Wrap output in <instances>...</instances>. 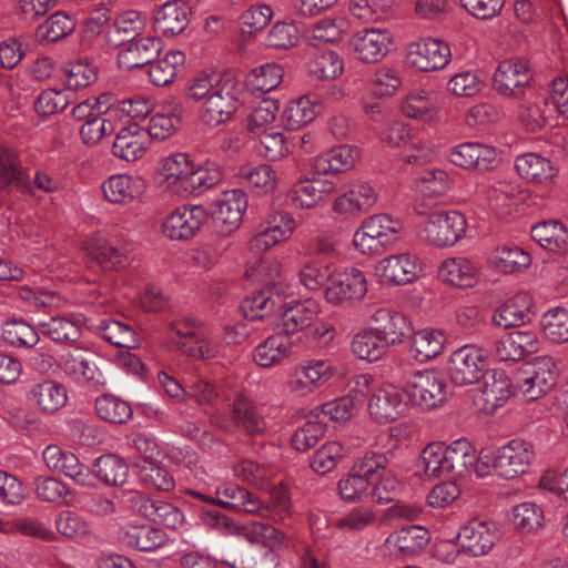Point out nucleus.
<instances>
[{
	"label": "nucleus",
	"instance_id": "1",
	"mask_svg": "<svg viewBox=\"0 0 568 568\" xmlns=\"http://www.w3.org/2000/svg\"><path fill=\"white\" fill-rule=\"evenodd\" d=\"M240 82L231 75L200 74L189 81L186 95L201 102L200 116L210 126L232 119L240 108Z\"/></svg>",
	"mask_w": 568,
	"mask_h": 568
},
{
	"label": "nucleus",
	"instance_id": "2",
	"mask_svg": "<svg viewBox=\"0 0 568 568\" xmlns=\"http://www.w3.org/2000/svg\"><path fill=\"white\" fill-rule=\"evenodd\" d=\"M403 231L402 220L387 213H376L361 221L352 244L364 256H381L399 242Z\"/></svg>",
	"mask_w": 568,
	"mask_h": 568
},
{
	"label": "nucleus",
	"instance_id": "3",
	"mask_svg": "<svg viewBox=\"0 0 568 568\" xmlns=\"http://www.w3.org/2000/svg\"><path fill=\"white\" fill-rule=\"evenodd\" d=\"M498 539L497 528L494 524L471 520L460 527L455 541L440 545L438 557L445 562H454L458 552L470 557L487 555Z\"/></svg>",
	"mask_w": 568,
	"mask_h": 568
},
{
	"label": "nucleus",
	"instance_id": "4",
	"mask_svg": "<svg viewBox=\"0 0 568 568\" xmlns=\"http://www.w3.org/2000/svg\"><path fill=\"white\" fill-rule=\"evenodd\" d=\"M466 449L468 446L465 444V438L454 440L449 445L430 443L418 458V475L426 478L463 476Z\"/></svg>",
	"mask_w": 568,
	"mask_h": 568
},
{
	"label": "nucleus",
	"instance_id": "5",
	"mask_svg": "<svg viewBox=\"0 0 568 568\" xmlns=\"http://www.w3.org/2000/svg\"><path fill=\"white\" fill-rule=\"evenodd\" d=\"M465 216L457 211L434 212L422 221L416 229V236L435 247L455 245L466 233Z\"/></svg>",
	"mask_w": 568,
	"mask_h": 568
},
{
	"label": "nucleus",
	"instance_id": "6",
	"mask_svg": "<svg viewBox=\"0 0 568 568\" xmlns=\"http://www.w3.org/2000/svg\"><path fill=\"white\" fill-rule=\"evenodd\" d=\"M387 457L374 452L366 453L358 458L352 467L351 473L338 481V493L345 501L362 500L368 493L378 470L387 466Z\"/></svg>",
	"mask_w": 568,
	"mask_h": 568
},
{
	"label": "nucleus",
	"instance_id": "7",
	"mask_svg": "<svg viewBox=\"0 0 568 568\" xmlns=\"http://www.w3.org/2000/svg\"><path fill=\"white\" fill-rule=\"evenodd\" d=\"M422 273L419 257L412 252L390 254L378 260L373 268L376 281L384 286H402L414 282Z\"/></svg>",
	"mask_w": 568,
	"mask_h": 568
},
{
	"label": "nucleus",
	"instance_id": "8",
	"mask_svg": "<svg viewBox=\"0 0 568 568\" xmlns=\"http://www.w3.org/2000/svg\"><path fill=\"white\" fill-rule=\"evenodd\" d=\"M368 292L365 273L357 267H345L329 274L325 287V300L334 306L352 301H362Z\"/></svg>",
	"mask_w": 568,
	"mask_h": 568
},
{
	"label": "nucleus",
	"instance_id": "9",
	"mask_svg": "<svg viewBox=\"0 0 568 568\" xmlns=\"http://www.w3.org/2000/svg\"><path fill=\"white\" fill-rule=\"evenodd\" d=\"M296 227L297 223L291 213L271 212L257 224L255 234L250 241V247L255 252H265L276 244L287 241Z\"/></svg>",
	"mask_w": 568,
	"mask_h": 568
},
{
	"label": "nucleus",
	"instance_id": "10",
	"mask_svg": "<svg viewBox=\"0 0 568 568\" xmlns=\"http://www.w3.org/2000/svg\"><path fill=\"white\" fill-rule=\"evenodd\" d=\"M534 73L524 58H509L500 61L494 72V89L505 98H517L530 85Z\"/></svg>",
	"mask_w": 568,
	"mask_h": 568
},
{
	"label": "nucleus",
	"instance_id": "11",
	"mask_svg": "<svg viewBox=\"0 0 568 568\" xmlns=\"http://www.w3.org/2000/svg\"><path fill=\"white\" fill-rule=\"evenodd\" d=\"M486 365L487 356L483 348L465 345L450 355L447 373L456 386H466L479 381Z\"/></svg>",
	"mask_w": 568,
	"mask_h": 568
},
{
	"label": "nucleus",
	"instance_id": "12",
	"mask_svg": "<svg viewBox=\"0 0 568 568\" xmlns=\"http://www.w3.org/2000/svg\"><path fill=\"white\" fill-rule=\"evenodd\" d=\"M405 396L413 405L422 409H432L447 398V386L440 375L434 371L416 373L408 382Z\"/></svg>",
	"mask_w": 568,
	"mask_h": 568
},
{
	"label": "nucleus",
	"instance_id": "13",
	"mask_svg": "<svg viewBox=\"0 0 568 568\" xmlns=\"http://www.w3.org/2000/svg\"><path fill=\"white\" fill-rule=\"evenodd\" d=\"M247 207V199L243 191L233 189L223 192L213 203L212 216L215 231L223 236L236 231Z\"/></svg>",
	"mask_w": 568,
	"mask_h": 568
},
{
	"label": "nucleus",
	"instance_id": "14",
	"mask_svg": "<svg viewBox=\"0 0 568 568\" xmlns=\"http://www.w3.org/2000/svg\"><path fill=\"white\" fill-rule=\"evenodd\" d=\"M559 369L550 356H538L530 363L526 376L517 382V388L527 400H535L548 393L557 382Z\"/></svg>",
	"mask_w": 568,
	"mask_h": 568
},
{
	"label": "nucleus",
	"instance_id": "15",
	"mask_svg": "<svg viewBox=\"0 0 568 568\" xmlns=\"http://www.w3.org/2000/svg\"><path fill=\"white\" fill-rule=\"evenodd\" d=\"M378 193L366 181H354L347 190L339 194L332 204L334 213L345 217H358L377 204Z\"/></svg>",
	"mask_w": 568,
	"mask_h": 568
},
{
	"label": "nucleus",
	"instance_id": "16",
	"mask_svg": "<svg viewBox=\"0 0 568 568\" xmlns=\"http://www.w3.org/2000/svg\"><path fill=\"white\" fill-rule=\"evenodd\" d=\"M452 57L449 45L437 39H423L406 48L407 63L423 72L444 69Z\"/></svg>",
	"mask_w": 568,
	"mask_h": 568
},
{
	"label": "nucleus",
	"instance_id": "17",
	"mask_svg": "<svg viewBox=\"0 0 568 568\" xmlns=\"http://www.w3.org/2000/svg\"><path fill=\"white\" fill-rule=\"evenodd\" d=\"M540 341L532 331H513L497 338L491 347L490 355L497 362H519L527 355L537 353Z\"/></svg>",
	"mask_w": 568,
	"mask_h": 568
},
{
	"label": "nucleus",
	"instance_id": "18",
	"mask_svg": "<svg viewBox=\"0 0 568 568\" xmlns=\"http://www.w3.org/2000/svg\"><path fill=\"white\" fill-rule=\"evenodd\" d=\"M430 532L423 526L413 525L390 532L382 545L385 556L410 558L419 555L429 544Z\"/></svg>",
	"mask_w": 568,
	"mask_h": 568
},
{
	"label": "nucleus",
	"instance_id": "19",
	"mask_svg": "<svg viewBox=\"0 0 568 568\" xmlns=\"http://www.w3.org/2000/svg\"><path fill=\"white\" fill-rule=\"evenodd\" d=\"M61 374L78 385L102 387L106 378L91 358L79 352H64L55 361Z\"/></svg>",
	"mask_w": 568,
	"mask_h": 568
},
{
	"label": "nucleus",
	"instance_id": "20",
	"mask_svg": "<svg viewBox=\"0 0 568 568\" xmlns=\"http://www.w3.org/2000/svg\"><path fill=\"white\" fill-rule=\"evenodd\" d=\"M368 320L374 324L369 328L388 348L403 344L410 334L407 318L393 308L378 307L371 313Z\"/></svg>",
	"mask_w": 568,
	"mask_h": 568
},
{
	"label": "nucleus",
	"instance_id": "21",
	"mask_svg": "<svg viewBox=\"0 0 568 568\" xmlns=\"http://www.w3.org/2000/svg\"><path fill=\"white\" fill-rule=\"evenodd\" d=\"M207 220V213L201 205H183L172 211L164 220L162 230L171 240L193 237Z\"/></svg>",
	"mask_w": 568,
	"mask_h": 568
},
{
	"label": "nucleus",
	"instance_id": "22",
	"mask_svg": "<svg viewBox=\"0 0 568 568\" xmlns=\"http://www.w3.org/2000/svg\"><path fill=\"white\" fill-rule=\"evenodd\" d=\"M193 162L186 153H172L162 159L159 168L162 187L172 194L186 196Z\"/></svg>",
	"mask_w": 568,
	"mask_h": 568
},
{
	"label": "nucleus",
	"instance_id": "23",
	"mask_svg": "<svg viewBox=\"0 0 568 568\" xmlns=\"http://www.w3.org/2000/svg\"><path fill=\"white\" fill-rule=\"evenodd\" d=\"M231 414V419H224L221 414H216L212 422L225 430L236 426L248 434H261L267 428V422L260 408L242 395L235 399Z\"/></svg>",
	"mask_w": 568,
	"mask_h": 568
},
{
	"label": "nucleus",
	"instance_id": "24",
	"mask_svg": "<svg viewBox=\"0 0 568 568\" xmlns=\"http://www.w3.org/2000/svg\"><path fill=\"white\" fill-rule=\"evenodd\" d=\"M481 377L483 383L475 389V405L479 410L491 414L510 397V381L503 371H489Z\"/></svg>",
	"mask_w": 568,
	"mask_h": 568
},
{
	"label": "nucleus",
	"instance_id": "25",
	"mask_svg": "<svg viewBox=\"0 0 568 568\" xmlns=\"http://www.w3.org/2000/svg\"><path fill=\"white\" fill-rule=\"evenodd\" d=\"M535 458L531 444L513 439L497 447L498 476L513 479L524 474Z\"/></svg>",
	"mask_w": 568,
	"mask_h": 568
},
{
	"label": "nucleus",
	"instance_id": "26",
	"mask_svg": "<svg viewBox=\"0 0 568 568\" xmlns=\"http://www.w3.org/2000/svg\"><path fill=\"white\" fill-rule=\"evenodd\" d=\"M161 49L162 42L156 37H132L126 42H123L118 61L120 67L125 70L144 69L159 55Z\"/></svg>",
	"mask_w": 568,
	"mask_h": 568
},
{
	"label": "nucleus",
	"instance_id": "27",
	"mask_svg": "<svg viewBox=\"0 0 568 568\" xmlns=\"http://www.w3.org/2000/svg\"><path fill=\"white\" fill-rule=\"evenodd\" d=\"M132 506L143 517L170 529H178L184 523L183 511L170 501L136 494L132 497Z\"/></svg>",
	"mask_w": 568,
	"mask_h": 568
},
{
	"label": "nucleus",
	"instance_id": "28",
	"mask_svg": "<svg viewBox=\"0 0 568 568\" xmlns=\"http://www.w3.org/2000/svg\"><path fill=\"white\" fill-rule=\"evenodd\" d=\"M402 113L423 124L440 121L442 102L437 94L416 89L409 92L400 104Z\"/></svg>",
	"mask_w": 568,
	"mask_h": 568
},
{
	"label": "nucleus",
	"instance_id": "29",
	"mask_svg": "<svg viewBox=\"0 0 568 568\" xmlns=\"http://www.w3.org/2000/svg\"><path fill=\"white\" fill-rule=\"evenodd\" d=\"M84 248L87 254L104 270H113L128 262V250L118 245L102 231L90 236L84 243Z\"/></svg>",
	"mask_w": 568,
	"mask_h": 568
},
{
	"label": "nucleus",
	"instance_id": "30",
	"mask_svg": "<svg viewBox=\"0 0 568 568\" xmlns=\"http://www.w3.org/2000/svg\"><path fill=\"white\" fill-rule=\"evenodd\" d=\"M389 43V32L376 28L357 31L351 39L356 57L365 63L381 61L387 54Z\"/></svg>",
	"mask_w": 568,
	"mask_h": 568
},
{
	"label": "nucleus",
	"instance_id": "31",
	"mask_svg": "<svg viewBox=\"0 0 568 568\" xmlns=\"http://www.w3.org/2000/svg\"><path fill=\"white\" fill-rule=\"evenodd\" d=\"M405 392L387 386L378 388L368 404L371 417L379 424H386L399 418L407 406L404 399Z\"/></svg>",
	"mask_w": 568,
	"mask_h": 568
},
{
	"label": "nucleus",
	"instance_id": "32",
	"mask_svg": "<svg viewBox=\"0 0 568 568\" xmlns=\"http://www.w3.org/2000/svg\"><path fill=\"white\" fill-rule=\"evenodd\" d=\"M449 161L463 169L476 168L481 171L491 169L498 162L495 148L477 142H465L456 145L449 153Z\"/></svg>",
	"mask_w": 568,
	"mask_h": 568
},
{
	"label": "nucleus",
	"instance_id": "33",
	"mask_svg": "<svg viewBox=\"0 0 568 568\" xmlns=\"http://www.w3.org/2000/svg\"><path fill=\"white\" fill-rule=\"evenodd\" d=\"M217 499L205 497L201 493L195 496L210 503L215 501L224 508L244 511L253 515H267L264 504L246 489L235 485H224L216 490Z\"/></svg>",
	"mask_w": 568,
	"mask_h": 568
},
{
	"label": "nucleus",
	"instance_id": "34",
	"mask_svg": "<svg viewBox=\"0 0 568 568\" xmlns=\"http://www.w3.org/2000/svg\"><path fill=\"white\" fill-rule=\"evenodd\" d=\"M118 539L139 551H154L168 542L166 534L150 525H126L119 529Z\"/></svg>",
	"mask_w": 568,
	"mask_h": 568
},
{
	"label": "nucleus",
	"instance_id": "35",
	"mask_svg": "<svg viewBox=\"0 0 568 568\" xmlns=\"http://www.w3.org/2000/svg\"><path fill=\"white\" fill-rule=\"evenodd\" d=\"M321 305L315 300H305L280 307L281 325L285 335L307 329L321 313Z\"/></svg>",
	"mask_w": 568,
	"mask_h": 568
},
{
	"label": "nucleus",
	"instance_id": "36",
	"mask_svg": "<svg viewBox=\"0 0 568 568\" xmlns=\"http://www.w3.org/2000/svg\"><path fill=\"white\" fill-rule=\"evenodd\" d=\"M532 302L527 293H519L500 305L493 316V323L500 328L520 326L531 321Z\"/></svg>",
	"mask_w": 568,
	"mask_h": 568
},
{
	"label": "nucleus",
	"instance_id": "37",
	"mask_svg": "<svg viewBox=\"0 0 568 568\" xmlns=\"http://www.w3.org/2000/svg\"><path fill=\"white\" fill-rule=\"evenodd\" d=\"M438 277L452 286L471 287L479 278V268L467 257H449L440 263Z\"/></svg>",
	"mask_w": 568,
	"mask_h": 568
},
{
	"label": "nucleus",
	"instance_id": "38",
	"mask_svg": "<svg viewBox=\"0 0 568 568\" xmlns=\"http://www.w3.org/2000/svg\"><path fill=\"white\" fill-rule=\"evenodd\" d=\"M333 192H335V185L327 180H304L292 186L287 193V200L296 209H313Z\"/></svg>",
	"mask_w": 568,
	"mask_h": 568
},
{
	"label": "nucleus",
	"instance_id": "39",
	"mask_svg": "<svg viewBox=\"0 0 568 568\" xmlns=\"http://www.w3.org/2000/svg\"><path fill=\"white\" fill-rule=\"evenodd\" d=\"M148 143L149 138L145 130L133 123L118 132L112 152L122 160L133 162L143 156Z\"/></svg>",
	"mask_w": 568,
	"mask_h": 568
},
{
	"label": "nucleus",
	"instance_id": "40",
	"mask_svg": "<svg viewBox=\"0 0 568 568\" xmlns=\"http://www.w3.org/2000/svg\"><path fill=\"white\" fill-rule=\"evenodd\" d=\"M145 182L129 174L111 175L102 184L104 197L115 204H128L143 194Z\"/></svg>",
	"mask_w": 568,
	"mask_h": 568
},
{
	"label": "nucleus",
	"instance_id": "41",
	"mask_svg": "<svg viewBox=\"0 0 568 568\" xmlns=\"http://www.w3.org/2000/svg\"><path fill=\"white\" fill-rule=\"evenodd\" d=\"M518 174L535 184H547L557 175L558 170L550 160L537 153H526L516 158Z\"/></svg>",
	"mask_w": 568,
	"mask_h": 568
},
{
	"label": "nucleus",
	"instance_id": "42",
	"mask_svg": "<svg viewBox=\"0 0 568 568\" xmlns=\"http://www.w3.org/2000/svg\"><path fill=\"white\" fill-rule=\"evenodd\" d=\"M282 262L275 257H265L257 261L246 270L248 278L262 282L270 286V291L281 295L291 294V286L283 283Z\"/></svg>",
	"mask_w": 568,
	"mask_h": 568
},
{
	"label": "nucleus",
	"instance_id": "43",
	"mask_svg": "<svg viewBox=\"0 0 568 568\" xmlns=\"http://www.w3.org/2000/svg\"><path fill=\"white\" fill-rule=\"evenodd\" d=\"M291 338L283 333H276L261 342L253 352V359L264 368L278 365L290 356Z\"/></svg>",
	"mask_w": 568,
	"mask_h": 568
},
{
	"label": "nucleus",
	"instance_id": "44",
	"mask_svg": "<svg viewBox=\"0 0 568 568\" xmlns=\"http://www.w3.org/2000/svg\"><path fill=\"white\" fill-rule=\"evenodd\" d=\"M318 112V100L312 95H303L286 104L282 112V121L286 129L298 130L313 122Z\"/></svg>",
	"mask_w": 568,
	"mask_h": 568
},
{
	"label": "nucleus",
	"instance_id": "45",
	"mask_svg": "<svg viewBox=\"0 0 568 568\" xmlns=\"http://www.w3.org/2000/svg\"><path fill=\"white\" fill-rule=\"evenodd\" d=\"M185 63V54L180 50H171L161 58L153 59L143 70L152 84L164 87L173 82L178 70Z\"/></svg>",
	"mask_w": 568,
	"mask_h": 568
},
{
	"label": "nucleus",
	"instance_id": "46",
	"mask_svg": "<svg viewBox=\"0 0 568 568\" xmlns=\"http://www.w3.org/2000/svg\"><path fill=\"white\" fill-rule=\"evenodd\" d=\"M39 335L55 343H75L81 337V327L77 321L64 316H50L36 322Z\"/></svg>",
	"mask_w": 568,
	"mask_h": 568
},
{
	"label": "nucleus",
	"instance_id": "47",
	"mask_svg": "<svg viewBox=\"0 0 568 568\" xmlns=\"http://www.w3.org/2000/svg\"><path fill=\"white\" fill-rule=\"evenodd\" d=\"M187 24V10L176 1L165 2L154 14V29L165 37L181 33Z\"/></svg>",
	"mask_w": 568,
	"mask_h": 568
},
{
	"label": "nucleus",
	"instance_id": "48",
	"mask_svg": "<svg viewBox=\"0 0 568 568\" xmlns=\"http://www.w3.org/2000/svg\"><path fill=\"white\" fill-rule=\"evenodd\" d=\"M30 399L43 413L53 414L64 407L68 402V394L62 384L44 381L31 388Z\"/></svg>",
	"mask_w": 568,
	"mask_h": 568
},
{
	"label": "nucleus",
	"instance_id": "49",
	"mask_svg": "<svg viewBox=\"0 0 568 568\" xmlns=\"http://www.w3.org/2000/svg\"><path fill=\"white\" fill-rule=\"evenodd\" d=\"M531 237L542 248L558 252L568 247V229L557 220L542 221L530 230Z\"/></svg>",
	"mask_w": 568,
	"mask_h": 568
},
{
	"label": "nucleus",
	"instance_id": "50",
	"mask_svg": "<svg viewBox=\"0 0 568 568\" xmlns=\"http://www.w3.org/2000/svg\"><path fill=\"white\" fill-rule=\"evenodd\" d=\"M90 474L105 485L120 486L126 483L129 468L121 457L108 454L95 458Z\"/></svg>",
	"mask_w": 568,
	"mask_h": 568
},
{
	"label": "nucleus",
	"instance_id": "51",
	"mask_svg": "<svg viewBox=\"0 0 568 568\" xmlns=\"http://www.w3.org/2000/svg\"><path fill=\"white\" fill-rule=\"evenodd\" d=\"M377 510L369 505L349 508L335 521V527L344 534H358L377 525Z\"/></svg>",
	"mask_w": 568,
	"mask_h": 568
},
{
	"label": "nucleus",
	"instance_id": "52",
	"mask_svg": "<svg viewBox=\"0 0 568 568\" xmlns=\"http://www.w3.org/2000/svg\"><path fill=\"white\" fill-rule=\"evenodd\" d=\"M358 156V153L351 145L335 146L315 160V168L320 173H341L351 170Z\"/></svg>",
	"mask_w": 568,
	"mask_h": 568
},
{
	"label": "nucleus",
	"instance_id": "53",
	"mask_svg": "<svg viewBox=\"0 0 568 568\" xmlns=\"http://www.w3.org/2000/svg\"><path fill=\"white\" fill-rule=\"evenodd\" d=\"M468 446L467 454L464 455L465 465H463V476L466 474H475L477 477L483 478L491 474L498 475L497 448L487 447L477 454L473 445L465 439Z\"/></svg>",
	"mask_w": 568,
	"mask_h": 568
},
{
	"label": "nucleus",
	"instance_id": "54",
	"mask_svg": "<svg viewBox=\"0 0 568 568\" xmlns=\"http://www.w3.org/2000/svg\"><path fill=\"white\" fill-rule=\"evenodd\" d=\"M59 81L68 91H78L88 88L98 79L97 68L88 61L67 63L59 72Z\"/></svg>",
	"mask_w": 568,
	"mask_h": 568
},
{
	"label": "nucleus",
	"instance_id": "55",
	"mask_svg": "<svg viewBox=\"0 0 568 568\" xmlns=\"http://www.w3.org/2000/svg\"><path fill=\"white\" fill-rule=\"evenodd\" d=\"M388 349L369 327L361 329L351 341V352L361 361L377 362Z\"/></svg>",
	"mask_w": 568,
	"mask_h": 568
},
{
	"label": "nucleus",
	"instance_id": "56",
	"mask_svg": "<svg viewBox=\"0 0 568 568\" xmlns=\"http://www.w3.org/2000/svg\"><path fill=\"white\" fill-rule=\"evenodd\" d=\"M445 341L440 331L424 328L414 336L410 348L412 356L420 363L428 362L442 354Z\"/></svg>",
	"mask_w": 568,
	"mask_h": 568
},
{
	"label": "nucleus",
	"instance_id": "57",
	"mask_svg": "<svg viewBox=\"0 0 568 568\" xmlns=\"http://www.w3.org/2000/svg\"><path fill=\"white\" fill-rule=\"evenodd\" d=\"M255 150L266 160L278 161L290 153L291 148L283 132L268 128L258 133Z\"/></svg>",
	"mask_w": 568,
	"mask_h": 568
},
{
	"label": "nucleus",
	"instance_id": "58",
	"mask_svg": "<svg viewBox=\"0 0 568 568\" xmlns=\"http://www.w3.org/2000/svg\"><path fill=\"white\" fill-rule=\"evenodd\" d=\"M95 410L101 419L111 424H126L133 416L131 405L112 394L99 396L95 399Z\"/></svg>",
	"mask_w": 568,
	"mask_h": 568
},
{
	"label": "nucleus",
	"instance_id": "59",
	"mask_svg": "<svg viewBox=\"0 0 568 568\" xmlns=\"http://www.w3.org/2000/svg\"><path fill=\"white\" fill-rule=\"evenodd\" d=\"M510 521L521 532H534L545 523L544 509L535 501H524L513 507Z\"/></svg>",
	"mask_w": 568,
	"mask_h": 568
},
{
	"label": "nucleus",
	"instance_id": "60",
	"mask_svg": "<svg viewBox=\"0 0 568 568\" xmlns=\"http://www.w3.org/2000/svg\"><path fill=\"white\" fill-rule=\"evenodd\" d=\"M3 341L16 347H33L40 337L38 328L23 320H9L1 326Z\"/></svg>",
	"mask_w": 568,
	"mask_h": 568
},
{
	"label": "nucleus",
	"instance_id": "61",
	"mask_svg": "<svg viewBox=\"0 0 568 568\" xmlns=\"http://www.w3.org/2000/svg\"><path fill=\"white\" fill-rule=\"evenodd\" d=\"M343 70V60L331 50L314 53L307 62L308 73L320 80H334Z\"/></svg>",
	"mask_w": 568,
	"mask_h": 568
},
{
	"label": "nucleus",
	"instance_id": "62",
	"mask_svg": "<svg viewBox=\"0 0 568 568\" xmlns=\"http://www.w3.org/2000/svg\"><path fill=\"white\" fill-rule=\"evenodd\" d=\"M136 467L139 479L145 487L161 491H171L174 489V477L155 460H142Z\"/></svg>",
	"mask_w": 568,
	"mask_h": 568
},
{
	"label": "nucleus",
	"instance_id": "63",
	"mask_svg": "<svg viewBox=\"0 0 568 568\" xmlns=\"http://www.w3.org/2000/svg\"><path fill=\"white\" fill-rule=\"evenodd\" d=\"M544 336L556 344L568 343V310L554 307L541 317Z\"/></svg>",
	"mask_w": 568,
	"mask_h": 568
},
{
	"label": "nucleus",
	"instance_id": "64",
	"mask_svg": "<svg viewBox=\"0 0 568 568\" xmlns=\"http://www.w3.org/2000/svg\"><path fill=\"white\" fill-rule=\"evenodd\" d=\"M222 564L230 568H275L277 558L272 552L246 549L239 551L236 556L227 554L222 558Z\"/></svg>",
	"mask_w": 568,
	"mask_h": 568
}]
</instances>
